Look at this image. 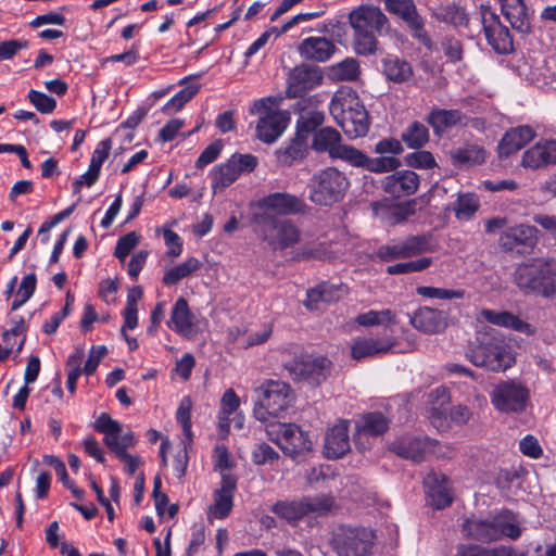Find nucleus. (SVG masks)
Returning a JSON list of instances; mask_svg holds the SVG:
<instances>
[{"label": "nucleus", "instance_id": "35", "mask_svg": "<svg viewBox=\"0 0 556 556\" xmlns=\"http://www.w3.org/2000/svg\"><path fill=\"white\" fill-rule=\"evenodd\" d=\"M463 530L466 536L473 540L483 542L496 541L497 532L494 527V517L488 519L469 518L464 523Z\"/></svg>", "mask_w": 556, "mask_h": 556}, {"label": "nucleus", "instance_id": "20", "mask_svg": "<svg viewBox=\"0 0 556 556\" xmlns=\"http://www.w3.org/2000/svg\"><path fill=\"white\" fill-rule=\"evenodd\" d=\"M236 486V478L230 473H223L220 486L214 491V503L207 510L208 519H224L230 514Z\"/></svg>", "mask_w": 556, "mask_h": 556}, {"label": "nucleus", "instance_id": "57", "mask_svg": "<svg viewBox=\"0 0 556 556\" xmlns=\"http://www.w3.org/2000/svg\"><path fill=\"white\" fill-rule=\"evenodd\" d=\"M191 408H192V402L189 396H185L181 399L177 413H176V419L180 424L186 439L188 440V443L192 442V431H191Z\"/></svg>", "mask_w": 556, "mask_h": 556}, {"label": "nucleus", "instance_id": "19", "mask_svg": "<svg viewBox=\"0 0 556 556\" xmlns=\"http://www.w3.org/2000/svg\"><path fill=\"white\" fill-rule=\"evenodd\" d=\"M477 323L481 326H483V323H490L494 326L510 329L527 336H533L536 332L533 325L520 319L517 315L508 311L483 308L477 315Z\"/></svg>", "mask_w": 556, "mask_h": 556}, {"label": "nucleus", "instance_id": "58", "mask_svg": "<svg viewBox=\"0 0 556 556\" xmlns=\"http://www.w3.org/2000/svg\"><path fill=\"white\" fill-rule=\"evenodd\" d=\"M334 159H341L349 164L357 167H365L367 163V155L361 150L346 144H341L336 152Z\"/></svg>", "mask_w": 556, "mask_h": 556}, {"label": "nucleus", "instance_id": "64", "mask_svg": "<svg viewBox=\"0 0 556 556\" xmlns=\"http://www.w3.org/2000/svg\"><path fill=\"white\" fill-rule=\"evenodd\" d=\"M106 354L108 349L104 345H93L89 352L88 359L81 369V374L84 372L87 376L92 375Z\"/></svg>", "mask_w": 556, "mask_h": 556}, {"label": "nucleus", "instance_id": "43", "mask_svg": "<svg viewBox=\"0 0 556 556\" xmlns=\"http://www.w3.org/2000/svg\"><path fill=\"white\" fill-rule=\"evenodd\" d=\"M325 115L317 110H302L296 121V132L308 140L309 135L316 132V129L324 123Z\"/></svg>", "mask_w": 556, "mask_h": 556}, {"label": "nucleus", "instance_id": "1", "mask_svg": "<svg viewBox=\"0 0 556 556\" xmlns=\"http://www.w3.org/2000/svg\"><path fill=\"white\" fill-rule=\"evenodd\" d=\"M514 281L525 294L556 295V258L534 257L519 264L514 271Z\"/></svg>", "mask_w": 556, "mask_h": 556}, {"label": "nucleus", "instance_id": "31", "mask_svg": "<svg viewBox=\"0 0 556 556\" xmlns=\"http://www.w3.org/2000/svg\"><path fill=\"white\" fill-rule=\"evenodd\" d=\"M372 211L377 217L389 225L402 223L415 213L413 202L392 203L387 200L372 203Z\"/></svg>", "mask_w": 556, "mask_h": 556}, {"label": "nucleus", "instance_id": "56", "mask_svg": "<svg viewBox=\"0 0 556 556\" xmlns=\"http://www.w3.org/2000/svg\"><path fill=\"white\" fill-rule=\"evenodd\" d=\"M416 293L424 298L440 299V300L463 299L465 295V292L463 290H453V289L435 288V287H428V286L417 287Z\"/></svg>", "mask_w": 556, "mask_h": 556}, {"label": "nucleus", "instance_id": "39", "mask_svg": "<svg viewBox=\"0 0 556 556\" xmlns=\"http://www.w3.org/2000/svg\"><path fill=\"white\" fill-rule=\"evenodd\" d=\"M494 527L497 532L496 540H500L504 536L511 540H517L522 533L520 521L518 520L517 516L509 510H505L494 516Z\"/></svg>", "mask_w": 556, "mask_h": 556}, {"label": "nucleus", "instance_id": "22", "mask_svg": "<svg viewBox=\"0 0 556 556\" xmlns=\"http://www.w3.org/2000/svg\"><path fill=\"white\" fill-rule=\"evenodd\" d=\"M396 345L393 337L383 336L380 338H358L351 346V355L356 361L382 355Z\"/></svg>", "mask_w": 556, "mask_h": 556}, {"label": "nucleus", "instance_id": "33", "mask_svg": "<svg viewBox=\"0 0 556 556\" xmlns=\"http://www.w3.org/2000/svg\"><path fill=\"white\" fill-rule=\"evenodd\" d=\"M535 137V131L528 125L517 126L506 131L500 142V152L509 155L522 149Z\"/></svg>", "mask_w": 556, "mask_h": 556}, {"label": "nucleus", "instance_id": "21", "mask_svg": "<svg viewBox=\"0 0 556 556\" xmlns=\"http://www.w3.org/2000/svg\"><path fill=\"white\" fill-rule=\"evenodd\" d=\"M410 324L415 329L427 334L441 333L448 326V315L444 311L424 306L413 314Z\"/></svg>", "mask_w": 556, "mask_h": 556}, {"label": "nucleus", "instance_id": "49", "mask_svg": "<svg viewBox=\"0 0 556 556\" xmlns=\"http://www.w3.org/2000/svg\"><path fill=\"white\" fill-rule=\"evenodd\" d=\"M402 140L410 149L421 148L429 140L428 128L419 122H414L403 131Z\"/></svg>", "mask_w": 556, "mask_h": 556}, {"label": "nucleus", "instance_id": "48", "mask_svg": "<svg viewBox=\"0 0 556 556\" xmlns=\"http://www.w3.org/2000/svg\"><path fill=\"white\" fill-rule=\"evenodd\" d=\"M273 511L288 522H295L305 516L302 498L295 501H280L273 506Z\"/></svg>", "mask_w": 556, "mask_h": 556}, {"label": "nucleus", "instance_id": "55", "mask_svg": "<svg viewBox=\"0 0 556 556\" xmlns=\"http://www.w3.org/2000/svg\"><path fill=\"white\" fill-rule=\"evenodd\" d=\"M305 515L328 513L334 504L333 497L329 495H316L302 498Z\"/></svg>", "mask_w": 556, "mask_h": 556}, {"label": "nucleus", "instance_id": "38", "mask_svg": "<svg viewBox=\"0 0 556 556\" xmlns=\"http://www.w3.org/2000/svg\"><path fill=\"white\" fill-rule=\"evenodd\" d=\"M433 16L443 23L455 27H465L469 23V16L465 8L454 2L439 5L433 10Z\"/></svg>", "mask_w": 556, "mask_h": 556}, {"label": "nucleus", "instance_id": "8", "mask_svg": "<svg viewBox=\"0 0 556 556\" xmlns=\"http://www.w3.org/2000/svg\"><path fill=\"white\" fill-rule=\"evenodd\" d=\"M294 394L290 386L282 381L269 380L258 389L254 406V417L265 422L269 417H280L292 405Z\"/></svg>", "mask_w": 556, "mask_h": 556}, {"label": "nucleus", "instance_id": "62", "mask_svg": "<svg viewBox=\"0 0 556 556\" xmlns=\"http://www.w3.org/2000/svg\"><path fill=\"white\" fill-rule=\"evenodd\" d=\"M252 457L256 465H265L277 460L279 458V454L267 443H260L253 450Z\"/></svg>", "mask_w": 556, "mask_h": 556}, {"label": "nucleus", "instance_id": "15", "mask_svg": "<svg viewBox=\"0 0 556 556\" xmlns=\"http://www.w3.org/2000/svg\"><path fill=\"white\" fill-rule=\"evenodd\" d=\"M94 429L104 434V443L115 456L136 444L134 433L130 430L124 431L122 425L106 413L98 417Z\"/></svg>", "mask_w": 556, "mask_h": 556}, {"label": "nucleus", "instance_id": "30", "mask_svg": "<svg viewBox=\"0 0 556 556\" xmlns=\"http://www.w3.org/2000/svg\"><path fill=\"white\" fill-rule=\"evenodd\" d=\"M383 2L388 12L400 16L416 36H420L424 29V20L418 14L413 0H383Z\"/></svg>", "mask_w": 556, "mask_h": 556}, {"label": "nucleus", "instance_id": "5", "mask_svg": "<svg viewBox=\"0 0 556 556\" xmlns=\"http://www.w3.org/2000/svg\"><path fill=\"white\" fill-rule=\"evenodd\" d=\"M375 540L370 528L340 525L332 531L330 545L337 556H369Z\"/></svg>", "mask_w": 556, "mask_h": 556}, {"label": "nucleus", "instance_id": "24", "mask_svg": "<svg viewBox=\"0 0 556 556\" xmlns=\"http://www.w3.org/2000/svg\"><path fill=\"white\" fill-rule=\"evenodd\" d=\"M350 450L349 422L341 420L327 431L324 453L328 458H340Z\"/></svg>", "mask_w": 556, "mask_h": 556}, {"label": "nucleus", "instance_id": "44", "mask_svg": "<svg viewBox=\"0 0 556 556\" xmlns=\"http://www.w3.org/2000/svg\"><path fill=\"white\" fill-rule=\"evenodd\" d=\"M453 163L459 166L479 165L485 161V151L477 144H468L452 154Z\"/></svg>", "mask_w": 556, "mask_h": 556}, {"label": "nucleus", "instance_id": "12", "mask_svg": "<svg viewBox=\"0 0 556 556\" xmlns=\"http://www.w3.org/2000/svg\"><path fill=\"white\" fill-rule=\"evenodd\" d=\"M257 165L252 154H233L227 162L215 166L211 172L214 193L222 192L232 185L241 174L251 173Z\"/></svg>", "mask_w": 556, "mask_h": 556}, {"label": "nucleus", "instance_id": "41", "mask_svg": "<svg viewBox=\"0 0 556 556\" xmlns=\"http://www.w3.org/2000/svg\"><path fill=\"white\" fill-rule=\"evenodd\" d=\"M480 207L479 198L475 193H458L453 204V211L458 220L467 222L471 219Z\"/></svg>", "mask_w": 556, "mask_h": 556}, {"label": "nucleus", "instance_id": "54", "mask_svg": "<svg viewBox=\"0 0 556 556\" xmlns=\"http://www.w3.org/2000/svg\"><path fill=\"white\" fill-rule=\"evenodd\" d=\"M84 350L77 349L76 352L70 355L66 367H67V381L66 386L68 391L74 394L76 391V382L81 375V363L84 359Z\"/></svg>", "mask_w": 556, "mask_h": 556}, {"label": "nucleus", "instance_id": "9", "mask_svg": "<svg viewBox=\"0 0 556 556\" xmlns=\"http://www.w3.org/2000/svg\"><path fill=\"white\" fill-rule=\"evenodd\" d=\"M250 113L258 115L256 135L265 143L275 142L283 134L289 123L287 113L277 108L276 99L271 97L254 101Z\"/></svg>", "mask_w": 556, "mask_h": 556}, {"label": "nucleus", "instance_id": "7", "mask_svg": "<svg viewBox=\"0 0 556 556\" xmlns=\"http://www.w3.org/2000/svg\"><path fill=\"white\" fill-rule=\"evenodd\" d=\"M256 232L274 251L293 247L300 241V230L290 219L269 214H255Z\"/></svg>", "mask_w": 556, "mask_h": 556}, {"label": "nucleus", "instance_id": "37", "mask_svg": "<svg viewBox=\"0 0 556 556\" xmlns=\"http://www.w3.org/2000/svg\"><path fill=\"white\" fill-rule=\"evenodd\" d=\"M430 399L432 401L429 415L431 424L439 430H444L448 427L444 415V405L450 402L448 391L446 388L439 387L430 393Z\"/></svg>", "mask_w": 556, "mask_h": 556}, {"label": "nucleus", "instance_id": "53", "mask_svg": "<svg viewBox=\"0 0 556 556\" xmlns=\"http://www.w3.org/2000/svg\"><path fill=\"white\" fill-rule=\"evenodd\" d=\"M357 324L369 327L376 325H388L395 323V314L391 309L368 311L356 317Z\"/></svg>", "mask_w": 556, "mask_h": 556}, {"label": "nucleus", "instance_id": "27", "mask_svg": "<svg viewBox=\"0 0 556 556\" xmlns=\"http://www.w3.org/2000/svg\"><path fill=\"white\" fill-rule=\"evenodd\" d=\"M501 12L510 26L521 33L531 30V13L523 0H497Z\"/></svg>", "mask_w": 556, "mask_h": 556}, {"label": "nucleus", "instance_id": "11", "mask_svg": "<svg viewBox=\"0 0 556 556\" xmlns=\"http://www.w3.org/2000/svg\"><path fill=\"white\" fill-rule=\"evenodd\" d=\"M285 368L295 381L319 386L330 375L331 362L323 355H301L287 362Z\"/></svg>", "mask_w": 556, "mask_h": 556}, {"label": "nucleus", "instance_id": "45", "mask_svg": "<svg viewBox=\"0 0 556 556\" xmlns=\"http://www.w3.org/2000/svg\"><path fill=\"white\" fill-rule=\"evenodd\" d=\"M202 263L195 257H189L181 264L166 270L163 276V283L166 286H173L179 282L181 279L189 277L194 271L199 270Z\"/></svg>", "mask_w": 556, "mask_h": 556}, {"label": "nucleus", "instance_id": "18", "mask_svg": "<svg viewBox=\"0 0 556 556\" xmlns=\"http://www.w3.org/2000/svg\"><path fill=\"white\" fill-rule=\"evenodd\" d=\"M538 240V229L534 226L520 224L506 228L498 239V244L507 252L521 249L532 250Z\"/></svg>", "mask_w": 556, "mask_h": 556}, {"label": "nucleus", "instance_id": "52", "mask_svg": "<svg viewBox=\"0 0 556 556\" xmlns=\"http://www.w3.org/2000/svg\"><path fill=\"white\" fill-rule=\"evenodd\" d=\"M402 244L406 258L433 251V247L428 236H412L403 240Z\"/></svg>", "mask_w": 556, "mask_h": 556}, {"label": "nucleus", "instance_id": "26", "mask_svg": "<svg viewBox=\"0 0 556 556\" xmlns=\"http://www.w3.org/2000/svg\"><path fill=\"white\" fill-rule=\"evenodd\" d=\"M424 484L433 507L442 509L452 504L453 495L444 475L431 471L425 477Z\"/></svg>", "mask_w": 556, "mask_h": 556}, {"label": "nucleus", "instance_id": "36", "mask_svg": "<svg viewBox=\"0 0 556 556\" xmlns=\"http://www.w3.org/2000/svg\"><path fill=\"white\" fill-rule=\"evenodd\" d=\"M341 134L332 127H324L313 136L312 148L317 152H327L334 159L336 152L341 146Z\"/></svg>", "mask_w": 556, "mask_h": 556}, {"label": "nucleus", "instance_id": "46", "mask_svg": "<svg viewBox=\"0 0 556 556\" xmlns=\"http://www.w3.org/2000/svg\"><path fill=\"white\" fill-rule=\"evenodd\" d=\"M389 428V420L381 413H369L363 417V422L358 429L357 440L363 435H378Z\"/></svg>", "mask_w": 556, "mask_h": 556}, {"label": "nucleus", "instance_id": "29", "mask_svg": "<svg viewBox=\"0 0 556 556\" xmlns=\"http://www.w3.org/2000/svg\"><path fill=\"white\" fill-rule=\"evenodd\" d=\"M302 58L315 62L328 61L337 48L334 42L326 37H308L302 40L299 48Z\"/></svg>", "mask_w": 556, "mask_h": 556}, {"label": "nucleus", "instance_id": "40", "mask_svg": "<svg viewBox=\"0 0 556 556\" xmlns=\"http://www.w3.org/2000/svg\"><path fill=\"white\" fill-rule=\"evenodd\" d=\"M382 67L386 77L394 83L407 81L413 75L410 64L397 56L388 55L384 58Z\"/></svg>", "mask_w": 556, "mask_h": 556}, {"label": "nucleus", "instance_id": "50", "mask_svg": "<svg viewBox=\"0 0 556 556\" xmlns=\"http://www.w3.org/2000/svg\"><path fill=\"white\" fill-rule=\"evenodd\" d=\"M303 254L316 260H334L343 255V248L338 242H319L316 247L305 248Z\"/></svg>", "mask_w": 556, "mask_h": 556}, {"label": "nucleus", "instance_id": "42", "mask_svg": "<svg viewBox=\"0 0 556 556\" xmlns=\"http://www.w3.org/2000/svg\"><path fill=\"white\" fill-rule=\"evenodd\" d=\"M463 114L458 110H432L427 121L435 132L453 127L462 122Z\"/></svg>", "mask_w": 556, "mask_h": 556}, {"label": "nucleus", "instance_id": "23", "mask_svg": "<svg viewBox=\"0 0 556 556\" xmlns=\"http://www.w3.org/2000/svg\"><path fill=\"white\" fill-rule=\"evenodd\" d=\"M167 326L185 338H191L195 333L197 320L185 298L175 302Z\"/></svg>", "mask_w": 556, "mask_h": 556}, {"label": "nucleus", "instance_id": "59", "mask_svg": "<svg viewBox=\"0 0 556 556\" xmlns=\"http://www.w3.org/2000/svg\"><path fill=\"white\" fill-rule=\"evenodd\" d=\"M401 162L395 156H380L370 159L367 156L365 168L374 173H387L396 169Z\"/></svg>", "mask_w": 556, "mask_h": 556}, {"label": "nucleus", "instance_id": "16", "mask_svg": "<svg viewBox=\"0 0 556 556\" xmlns=\"http://www.w3.org/2000/svg\"><path fill=\"white\" fill-rule=\"evenodd\" d=\"M323 72L318 66L300 64L290 70L287 79L288 98L306 94L323 83Z\"/></svg>", "mask_w": 556, "mask_h": 556}, {"label": "nucleus", "instance_id": "47", "mask_svg": "<svg viewBox=\"0 0 556 556\" xmlns=\"http://www.w3.org/2000/svg\"><path fill=\"white\" fill-rule=\"evenodd\" d=\"M489 45L501 54H506L513 50V40L509 30L504 25L495 27L494 30L484 33Z\"/></svg>", "mask_w": 556, "mask_h": 556}, {"label": "nucleus", "instance_id": "34", "mask_svg": "<svg viewBox=\"0 0 556 556\" xmlns=\"http://www.w3.org/2000/svg\"><path fill=\"white\" fill-rule=\"evenodd\" d=\"M307 150L308 140L295 134L289 143L276 150L275 155L280 165L290 166L294 162L302 161L305 157Z\"/></svg>", "mask_w": 556, "mask_h": 556}, {"label": "nucleus", "instance_id": "25", "mask_svg": "<svg viewBox=\"0 0 556 556\" xmlns=\"http://www.w3.org/2000/svg\"><path fill=\"white\" fill-rule=\"evenodd\" d=\"M556 164V140H541L528 149L521 160L525 168L538 169Z\"/></svg>", "mask_w": 556, "mask_h": 556}, {"label": "nucleus", "instance_id": "17", "mask_svg": "<svg viewBox=\"0 0 556 556\" xmlns=\"http://www.w3.org/2000/svg\"><path fill=\"white\" fill-rule=\"evenodd\" d=\"M258 207L263 210L261 214L293 215L302 213L305 203L302 198L287 192H274L258 201Z\"/></svg>", "mask_w": 556, "mask_h": 556}, {"label": "nucleus", "instance_id": "10", "mask_svg": "<svg viewBox=\"0 0 556 556\" xmlns=\"http://www.w3.org/2000/svg\"><path fill=\"white\" fill-rule=\"evenodd\" d=\"M265 430L269 440L292 458L305 456L313 450V441L308 433L295 424L273 421L266 425Z\"/></svg>", "mask_w": 556, "mask_h": 556}, {"label": "nucleus", "instance_id": "28", "mask_svg": "<svg viewBox=\"0 0 556 556\" xmlns=\"http://www.w3.org/2000/svg\"><path fill=\"white\" fill-rule=\"evenodd\" d=\"M418 185V175L413 170L395 172L382 181L383 190L395 198L414 194Z\"/></svg>", "mask_w": 556, "mask_h": 556}, {"label": "nucleus", "instance_id": "6", "mask_svg": "<svg viewBox=\"0 0 556 556\" xmlns=\"http://www.w3.org/2000/svg\"><path fill=\"white\" fill-rule=\"evenodd\" d=\"M350 186L346 176L334 167L315 173L309 182L308 198L317 205H331L343 199Z\"/></svg>", "mask_w": 556, "mask_h": 556}, {"label": "nucleus", "instance_id": "63", "mask_svg": "<svg viewBox=\"0 0 556 556\" xmlns=\"http://www.w3.org/2000/svg\"><path fill=\"white\" fill-rule=\"evenodd\" d=\"M112 139L110 138H105L103 140H101L93 153H92V156H91V160H90V166L100 170L101 169V166L102 164L105 162V160L109 157L110 155V152H111V149H112Z\"/></svg>", "mask_w": 556, "mask_h": 556}, {"label": "nucleus", "instance_id": "14", "mask_svg": "<svg viewBox=\"0 0 556 556\" xmlns=\"http://www.w3.org/2000/svg\"><path fill=\"white\" fill-rule=\"evenodd\" d=\"M391 451L396 455L412 459L413 462H421L427 458L429 454L438 457H448L451 450L443 447L439 442L428 438H412L405 437L394 441L391 444Z\"/></svg>", "mask_w": 556, "mask_h": 556}, {"label": "nucleus", "instance_id": "60", "mask_svg": "<svg viewBox=\"0 0 556 556\" xmlns=\"http://www.w3.org/2000/svg\"><path fill=\"white\" fill-rule=\"evenodd\" d=\"M139 239V235L135 231L128 232L127 235L121 237L117 240L114 255L121 261H124L131 252V250L137 247Z\"/></svg>", "mask_w": 556, "mask_h": 556}, {"label": "nucleus", "instance_id": "13", "mask_svg": "<svg viewBox=\"0 0 556 556\" xmlns=\"http://www.w3.org/2000/svg\"><path fill=\"white\" fill-rule=\"evenodd\" d=\"M490 400L494 408L501 413H521L529 400V390L514 380L502 381L493 388Z\"/></svg>", "mask_w": 556, "mask_h": 556}, {"label": "nucleus", "instance_id": "4", "mask_svg": "<svg viewBox=\"0 0 556 556\" xmlns=\"http://www.w3.org/2000/svg\"><path fill=\"white\" fill-rule=\"evenodd\" d=\"M354 30V49L362 55L374 54L377 50V36L389 28L388 17L374 5H361L349 15Z\"/></svg>", "mask_w": 556, "mask_h": 556}, {"label": "nucleus", "instance_id": "3", "mask_svg": "<svg viewBox=\"0 0 556 556\" xmlns=\"http://www.w3.org/2000/svg\"><path fill=\"white\" fill-rule=\"evenodd\" d=\"M477 344L466 354L467 359L477 367L491 371H504L511 367L515 357L509 348L495 334L494 329L479 326L476 336Z\"/></svg>", "mask_w": 556, "mask_h": 556}, {"label": "nucleus", "instance_id": "32", "mask_svg": "<svg viewBox=\"0 0 556 556\" xmlns=\"http://www.w3.org/2000/svg\"><path fill=\"white\" fill-rule=\"evenodd\" d=\"M345 293L346 288L344 286L324 282L307 291L305 305L309 309H317L319 303L336 302L343 298Z\"/></svg>", "mask_w": 556, "mask_h": 556}, {"label": "nucleus", "instance_id": "2", "mask_svg": "<svg viewBox=\"0 0 556 556\" xmlns=\"http://www.w3.org/2000/svg\"><path fill=\"white\" fill-rule=\"evenodd\" d=\"M329 111L350 139L367 135L370 118L358 96L352 89L338 90L331 99Z\"/></svg>", "mask_w": 556, "mask_h": 556}, {"label": "nucleus", "instance_id": "51", "mask_svg": "<svg viewBox=\"0 0 556 556\" xmlns=\"http://www.w3.org/2000/svg\"><path fill=\"white\" fill-rule=\"evenodd\" d=\"M361 74L359 64L355 59L348 58L331 67V75L340 81L356 80Z\"/></svg>", "mask_w": 556, "mask_h": 556}, {"label": "nucleus", "instance_id": "61", "mask_svg": "<svg viewBox=\"0 0 556 556\" xmlns=\"http://www.w3.org/2000/svg\"><path fill=\"white\" fill-rule=\"evenodd\" d=\"M28 99L30 103L43 114L52 113L56 106V102L53 98L47 96L46 93L39 92L37 90L31 89L28 92Z\"/></svg>", "mask_w": 556, "mask_h": 556}]
</instances>
